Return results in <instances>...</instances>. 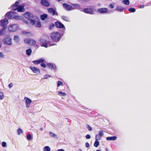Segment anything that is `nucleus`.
<instances>
[{
	"instance_id": "f257e3e1",
	"label": "nucleus",
	"mask_w": 151,
	"mask_h": 151,
	"mask_svg": "<svg viewBox=\"0 0 151 151\" xmlns=\"http://www.w3.org/2000/svg\"><path fill=\"white\" fill-rule=\"evenodd\" d=\"M19 2L17 1L14 4H13L11 6V9L14 11L17 10L18 12H23L25 10L24 8V6L22 5H19L17 6V5L19 4Z\"/></svg>"
},
{
	"instance_id": "f03ea898",
	"label": "nucleus",
	"mask_w": 151,
	"mask_h": 151,
	"mask_svg": "<svg viewBox=\"0 0 151 151\" xmlns=\"http://www.w3.org/2000/svg\"><path fill=\"white\" fill-rule=\"evenodd\" d=\"M24 17L28 19V21H30L32 25L35 24V21L32 19L34 18V16L32 14L27 12L24 14Z\"/></svg>"
},
{
	"instance_id": "7ed1b4c3",
	"label": "nucleus",
	"mask_w": 151,
	"mask_h": 151,
	"mask_svg": "<svg viewBox=\"0 0 151 151\" xmlns=\"http://www.w3.org/2000/svg\"><path fill=\"white\" fill-rule=\"evenodd\" d=\"M50 37L54 41L58 42L60 40V35L59 32H54L50 34Z\"/></svg>"
},
{
	"instance_id": "20e7f679",
	"label": "nucleus",
	"mask_w": 151,
	"mask_h": 151,
	"mask_svg": "<svg viewBox=\"0 0 151 151\" xmlns=\"http://www.w3.org/2000/svg\"><path fill=\"white\" fill-rule=\"evenodd\" d=\"M40 42L41 46L42 47H44L46 48L48 46H50L56 45L55 44H54L50 45L48 41L42 39H41L40 40Z\"/></svg>"
},
{
	"instance_id": "39448f33",
	"label": "nucleus",
	"mask_w": 151,
	"mask_h": 151,
	"mask_svg": "<svg viewBox=\"0 0 151 151\" xmlns=\"http://www.w3.org/2000/svg\"><path fill=\"white\" fill-rule=\"evenodd\" d=\"M18 28V25L16 24H12L9 27L8 29L9 32H14L16 31Z\"/></svg>"
},
{
	"instance_id": "423d86ee",
	"label": "nucleus",
	"mask_w": 151,
	"mask_h": 151,
	"mask_svg": "<svg viewBox=\"0 0 151 151\" xmlns=\"http://www.w3.org/2000/svg\"><path fill=\"white\" fill-rule=\"evenodd\" d=\"M3 42L4 44L8 45H11L12 44V39L10 37L5 38L3 40Z\"/></svg>"
},
{
	"instance_id": "0eeeda50",
	"label": "nucleus",
	"mask_w": 151,
	"mask_h": 151,
	"mask_svg": "<svg viewBox=\"0 0 151 151\" xmlns=\"http://www.w3.org/2000/svg\"><path fill=\"white\" fill-rule=\"evenodd\" d=\"M29 68L32 71V72L37 75H38L40 73V70L38 68L33 66L29 67Z\"/></svg>"
},
{
	"instance_id": "6e6552de",
	"label": "nucleus",
	"mask_w": 151,
	"mask_h": 151,
	"mask_svg": "<svg viewBox=\"0 0 151 151\" xmlns=\"http://www.w3.org/2000/svg\"><path fill=\"white\" fill-rule=\"evenodd\" d=\"M8 20L7 19L5 18L0 21V28L5 27L8 23Z\"/></svg>"
},
{
	"instance_id": "1a4fd4ad",
	"label": "nucleus",
	"mask_w": 151,
	"mask_h": 151,
	"mask_svg": "<svg viewBox=\"0 0 151 151\" xmlns=\"http://www.w3.org/2000/svg\"><path fill=\"white\" fill-rule=\"evenodd\" d=\"M24 100L25 101L26 107L27 108L29 107L30 104L32 102V100L27 97H25L24 98Z\"/></svg>"
},
{
	"instance_id": "9d476101",
	"label": "nucleus",
	"mask_w": 151,
	"mask_h": 151,
	"mask_svg": "<svg viewBox=\"0 0 151 151\" xmlns=\"http://www.w3.org/2000/svg\"><path fill=\"white\" fill-rule=\"evenodd\" d=\"M63 6L64 8L68 11L73 10L75 9V8H74L72 6L66 3L63 4Z\"/></svg>"
},
{
	"instance_id": "9b49d317",
	"label": "nucleus",
	"mask_w": 151,
	"mask_h": 151,
	"mask_svg": "<svg viewBox=\"0 0 151 151\" xmlns=\"http://www.w3.org/2000/svg\"><path fill=\"white\" fill-rule=\"evenodd\" d=\"M83 12L87 14H95V12L93 9L92 8H86L83 9Z\"/></svg>"
},
{
	"instance_id": "f8f14e48",
	"label": "nucleus",
	"mask_w": 151,
	"mask_h": 151,
	"mask_svg": "<svg viewBox=\"0 0 151 151\" xmlns=\"http://www.w3.org/2000/svg\"><path fill=\"white\" fill-rule=\"evenodd\" d=\"M15 13L14 12H8L5 14V17H7L9 19H13Z\"/></svg>"
},
{
	"instance_id": "ddd939ff",
	"label": "nucleus",
	"mask_w": 151,
	"mask_h": 151,
	"mask_svg": "<svg viewBox=\"0 0 151 151\" xmlns=\"http://www.w3.org/2000/svg\"><path fill=\"white\" fill-rule=\"evenodd\" d=\"M48 12L50 14L53 16L55 15H58V13L56 11L52 8H49L48 9Z\"/></svg>"
},
{
	"instance_id": "4468645a",
	"label": "nucleus",
	"mask_w": 151,
	"mask_h": 151,
	"mask_svg": "<svg viewBox=\"0 0 151 151\" xmlns=\"http://www.w3.org/2000/svg\"><path fill=\"white\" fill-rule=\"evenodd\" d=\"M47 67L50 69L51 70H54L55 71L56 70V66L55 65H54L51 63H48L47 65Z\"/></svg>"
},
{
	"instance_id": "2eb2a0df",
	"label": "nucleus",
	"mask_w": 151,
	"mask_h": 151,
	"mask_svg": "<svg viewBox=\"0 0 151 151\" xmlns=\"http://www.w3.org/2000/svg\"><path fill=\"white\" fill-rule=\"evenodd\" d=\"M108 9L106 8H101L98 9V12L101 14L106 13L108 12Z\"/></svg>"
},
{
	"instance_id": "dca6fc26",
	"label": "nucleus",
	"mask_w": 151,
	"mask_h": 151,
	"mask_svg": "<svg viewBox=\"0 0 151 151\" xmlns=\"http://www.w3.org/2000/svg\"><path fill=\"white\" fill-rule=\"evenodd\" d=\"M55 25L57 28H64V29H65L64 25L60 22H56L55 23Z\"/></svg>"
},
{
	"instance_id": "f3484780",
	"label": "nucleus",
	"mask_w": 151,
	"mask_h": 151,
	"mask_svg": "<svg viewBox=\"0 0 151 151\" xmlns=\"http://www.w3.org/2000/svg\"><path fill=\"white\" fill-rule=\"evenodd\" d=\"M0 35H5L6 34V27H1L0 28Z\"/></svg>"
},
{
	"instance_id": "a211bd4d",
	"label": "nucleus",
	"mask_w": 151,
	"mask_h": 151,
	"mask_svg": "<svg viewBox=\"0 0 151 151\" xmlns=\"http://www.w3.org/2000/svg\"><path fill=\"white\" fill-rule=\"evenodd\" d=\"M41 4L42 5L46 6H48L50 5L49 3L47 0H42Z\"/></svg>"
},
{
	"instance_id": "6ab92c4d",
	"label": "nucleus",
	"mask_w": 151,
	"mask_h": 151,
	"mask_svg": "<svg viewBox=\"0 0 151 151\" xmlns=\"http://www.w3.org/2000/svg\"><path fill=\"white\" fill-rule=\"evenodd\" d=\"M44 61V60L42 58H41L38 60L33 61V63L35 64H39L41 63H43Z\"/></svg>"
},
{
	"instance_id": "aec40b11",
	"label": "nucleus",
	"mask_w": 151,
	"mask_h": 151,
	"mask_svg": "<svg viewBox=\"0 0 151 151\" xmlns=\"http://www.w3.org/2000/svg\"><path fill=\"white\" fill-rule=\"evenodd\" d=\"M13 19L17 20H22L23 19V17L21 16L16 15L15 13Z\"/></svg>"
},
{
	"instance_id": "412c9836",
	"label": "nucleus",
	"mask_w": 151,
	"mask_h": 151,
	"mask_svg": "<svg viewBox=\"0 0 151 151\" xmlns=\"http://www.w3.org/2000/svg\"><path fill=\"white\" fill-rule=\"evenodd\" d=\"M116 11H118L119 12H122L124 10V9L123 7L119 6H117L116 7V9H115Z\"/></svg>"
},
{
	"instance_id": "4be33fe9",
	"label": "nucleus",
	"mask_w": 151,
	"mask_h": 151,
	"mask_svg": "<svg viewBox=\"0 0 151 151\" xmlns=\"http://www.w3.org/2000/svg\"><path fill=\"white\" fill-rule=\"evenodd\" d=\"M20 37L19 36L16 35L14 36V40L15 42L17 43L19 42L20 40Z\"/></svg>"
},
{
	"instance_id": "5701e85b",
	"label": "nucleus",
	"mask_w": 151,
	"mask_h": 151,
	"mask_svg": "<svg viewBox=\"0 0 151 151\" xmlns=\"http://www.w3.org/2000/svg\"><path fill=\"white\" fill-rule=\"evenodd\" d=\"M31 33L29 32L23 31L22 32V34L23 35H26L27 36L30 37L31 35Z\"/></svg>"
},
{
	"instance_id": "b1692460",
	"label": "nucleus",
	"mask_w": 151,
	"mask_h": 151,
	"mask_svg": "<svg viewBox=\"0 0 151 151\" xmlns=\"http://www.w3.org/2000/svg\"><path fill=\"white\" fill-rule=\"evenodd\" d=\"M116 139L117 137L116 136L108 137L106 138V140L108 141L115 140Z\"/></svg>"
},
{
	"instance_id": "393cba45",
	"label": "nucleus",
	"mask_w": 151,
	"mask_h": 151,
	"mask_svg": "<svg viewBox=\"0 0 151 151\" xmlns=\"http://www.w3.org/2000/svg\"><path fill=\"white\" fill-rule=\"evenodd\" d=\"M72 5L73 6V7L74 8L76 9H80L81 6L78 4H73Z\"/></svg>"
},
{
	"instance_id": "a878e982",
	"label": "nucleus",
	"mask_w": 151,
	"mask_h": 151,
	"mask_svg": "<svg viewBox=\"0 0 151 151\" xmlns=\"http://www.w3.org/2000/svg\"><path fill=\"white\" fill-rule=\"evenodd\" d=\"M47 15L46 14H44L40 15L41 19L42 20H45L47 18Z\"/></svg>"
},
{
	"instance_id": "bb28decb",
	"label": "nucleus",
	"mask_w": 151,
	"mask_h": 151,
	"mask_svg": "<svg viewBox=\"0 0 151 151\" xmlns=\"http://www.w3.org/2000/svg\"><path fill=\"white\" fill-rule=\"evenodd\" d=\"M32 52V50L31 49H29L26 50V53L27 55L28 56H30L31 55Z\"/></svg>"
},
{
	"instance_id": "cd10ccee",
	"label": "nucleus",
	"mask_w": 151,
	"mask_h": 151,
	"mask_svg": "<svg viewBox=\"0 0 151 151\" xmlns=\"http://www.w3.org/2000/svg\"><path fill=\"white\" fill-rule=\"evenodd\" d=\"M122 3L127 5H128L130 3L129 1V0H124L122 1Z\"/></svg>"
},
{
	"instance_id": "c85d7f7f",
	"label": "nucleus",
	"mask_w": 151,
	"mask_h": 151,
	"mask_svg": "<svg viewBox=\"0 0 151 151\" xmlns=\"http://www.w3.org/2000/svg\"><path fill=\"white\" fill-rule=\"evenodd\" d=\"M51 149L50 147L48 146L45 147L43 148V151H50Z\"/></svg>"
},
{
	"instance_id": "c756f323",
	"label": "nucleus",
	"mask_w": 151,
	"mask_h": 151,
	"mask_svg": "<svg viewBox=\"0 0 151 151\" xmlns=\"http://www.w3.org/2000/svg\"><path fill=\"white\" fill-rule=\"evenodd\" d=\"M61 18L63 20L65 21L68 22L69 21V18L67 16H63L61 17Z\"/></svg>"
},
{
	"instance_id": "7c9ffc66",
	"label": "nucleus",
	"mask_w": 151,
	"mask_h": 151,
	"mask_svg": "<svg viewBox=\"0 0 151 151\" xmlns=\"http://www.w3.org/2000/svg\"><path fill=\"white\" fill-rule=\"evenodd\" d=\"M58 94L60 96H66V94L65 93L61 91H59L58 92Z\"/></svg>"
},
{
	"instance_id": "2f4dec72",
	"label": "nucleus",
	"mask_w": 151,
	"mask_h": 151,
	"mask_svg": "<svg viewBox=\"0 0 151 151\" xmlns=\"http://www.w3.org/2000/svg\"><path fill=\"white\" fill-rule=\"evenodd\" d=\"M35 24L36 27H40L41 26V23L39 21H37L36 22H35Z\"/></svg>"
},
{
	"instance_id": "473e14b6",
	"label": "nucleus",
	"mask_w": 151,
	"mask_h": 151,
	"mask_svg": "<svg viewBox=\"0 0 151 151\" xmlns=\"http://www.w3.org/2000/svg\"><path fill=\"white\" fill-rule=\"evenodd\" d=\"M23 132V130L21 129H19L17 130V132L18 135H20Z\"/></svg>"
},
{
	"instance_id": "72a5a7b5",
	"label": "nucleus",
	"mask_w": 151,
	"mask_h": 151,
	"mask_svg": "<svg viewBox=\"0 0 151 151\" xmlns=\"http://www.w3.org/2000/svg\"><path fill=\"white\" fill-rule=\"evenodd\" d=\"M99 142L98 141V140H96L95 141V142L94 144V146L95 147H97L99 145Z\"/></svg>"
},
{
	"instance_id": "f704fd0d",
	"label": "nucleus",
	"mask_w": 151,
	"mask_h": 151,
	"mask_svg": "<svg viewBox=\"0 0 151 151\" xmlns=\"http://www.w3.org/2000/svg\"><path fill=\"white\" fill-rule=\"evenodd\" d=\"M60 86H63V84L62 82L60 81H58L57 83V86L58 87Z\"/></svg>"
},
{
	"instance_id": "c9c22d12",
	"label": "nucleus",
	"mask_w": 151,
	"mask_h": 151,
	"mask_svg": "<svg viewBox=\"0 0 151 151\" xmlns=\"http://www.w3.org/2000/svg\"><path fill=\"white\" fill-rule=\"evenodd\" d=\"M128 10L131 12H134L136 11V9L134 8H130L128 9Z\"/></svg>"
},
{
	"instance_id": "e433bc0d",
	"label": "nucleus",
	"mask_w": 151,
	"mask_h": 151,
	"mask_svg": "<svg viewBox=\"0 0 151 151\" xmlns=\"http://www.w3.org/2000/svg\"><path fill=\"white\" fill-rule=\"evenodd\" d=\"M31 40V39L26 38L25 39L24 42L26 43L29 44Z\"/></svg>"
},
{
	"instance_id": "4c0bfd02",
	"label": "nucleus",
	"mask_w": 151,
	"mask_h": 151,
	"mask_svg": "<svg viewBox=\"0 0 151 151\" xmlns=\"http://www.w3.org/2000/svg\"><path fill=\"white\" fill-rule=\"evenodd\" d=\"M101 137L97 134L96 135V139L97 140H99L101 139Z\"/></svg>"
},
{
	"instance_id": "58836bf2",
	"label": "nucleus",
	"mask_w": 151,
	"mask_h": 151,
	"mask_svg": "<svg viewBox=\"0 0 151 151\" xmlns=\"http://www.w3.org/2000/svg\"><path fill=\"white\" fill-rule=\"evenodd\" d=\"M51 77V76L49 75L46 74L44 76V77L43 78V79H47L48 78Z\"/></svg>"
},
{
	"instance_id": "ea45409f",
	"label": "nucleus",
	"mask_w": 151,
	"mask_h": 151,
	"mask_svg": "<svg viewBox=\"0 0 151 151\" xmlns=\"http://www.w3.org/2000/svg\"><path fill=\"white\" fill-rule=\"evenodd\" d=\"M36 43V41H35L34 40L31 39V40L30 41L29 44L33 45H35Z\"/></svg>"
},
{
	"instance_id": "a19ab883",
	"label": "nucleus",
	"mask_w": 151,
	"mask_h": 151,
	"mask_svg": "<svg viewBox=\"0 0 151 151\" xmlns=\"http://www.w3.org/2000/svg\"><path fill=\"white\" fill-rule=\"evenodd\" d=\"M49 134L50 136H51L52 137L55 138L56 137V134H54V133L51 132H50Z\"/></svg>"
},
{
	"instance_id": "79ce46f5",
	"label": "nucleus",
	"mask_w": 151,
	"mask_h": 151,
	"mask_svg": "<svg viewBox=\"0 0 151 151\" xmlns=\"http://www.w3.org/2000/svg\"><path fill=\"white\" fill-rule=\"evenodd\" d=\"M4 55L2 52H0V58H3L4 57Z\"/></svg>"
},
{
	"instance_id": "37998d69",
	"label": "nucleus",
	"mask_w": 151,
	"mask_h": 151,
	"mask_svg": "<svg viewBox=\"0 0 151 151\" xmlns=\"http://www.w3.org/2000/svg\"><path fill=\"white\" fill-rule=\"evenodd\" d=\"M104 134L102 131H99V134H98L102 137Z\"/></svg>"
},
{
	"instance_id": "c03bdc74",
	"label": "nucleus",
	"mask_w": 151,
	"mask_h": 151,
	"mask_svg": "<svg viewBox=\"0 0 151 151\" xmlns=\"http://www.w3.org/2000/svg\"><path fill=\"white\" fill-rule=\"evenodd\" d=\"M27 139L28 140L31 139V136L30 134H28L27 136Z\"/></svg>"
},
{
	"instance_id": "a18cd8bd",
	"label": "nucleus",
	"mask_w": 151,
	"mask_h": 151,
	"mask_svg": "<svg viewBox=\"0 0 151 151\" xmlns=\"http://www.w3.org/2000/svg\"><path fill=\"white\" fill-rule=\"evenodd\" d=\"M2 146L3 147H5L6 146V142H2Z\"/></svg>"
},
{
	"instance_id": "49530a36",
	"label": "nucleus",
	"mask_w": 151,
	"mask_h": 151,
	"mask_svg": "<svg viewBox=\"0 0 151 151\" xmlns=\"http://www.w3.org/2000/svg\"><path fill=\"white\" fill-rule=\"evenodd\" d=\"M4 98V95L2 93H0V99L1 100L2 99Z\"/></svg>"
},
{
	"instance_id": "de8ad7c7",
	"label": "nucleus",
	"mask_w": 151,
	"mask_h": 151,
	"mask_svg": "<svg viewBox=\"0 0 151 151\" xmlns=\"http://www.w3.org/2000/svg\"><path fill=\"white\" fill-rule=\"evenodd\" d=\"M87 127L88 129L90 131H91L92 130V128L89 125H87Z\"/></svg>"
},
{
	"instance_id": "09e8293b",
	"label": "nucleus",
	"mask_w": 151,
	"mask_h": 151,
	"mask_svg": "<svg viewBox=\"0 0 151 151\" xmlns=\"http://www.w3.org/2000/svg\"><path fill=\"white\" fill-rule=\"evenodd\" d=\"M109 7L111 9H113L114 8V4H110L109 5Z\"/></svg>"
},
{
	"instance_id": "8fccbe9b",
	"label": "nucleus",
	"mask_w": 151,
	"mask_h": 151,
	"mask_svg": "<svg viewBox=\"0 0 151 151\" xmlns=\"http://www.w3.org/2000/svg\"><path fill=\"white\" fill-rule=\"evenodd\" d=\"M41 66L43 68H45L46 67L45 64L44 63H42L41 64Z\"/></svg>"
},
{
	"instance_id": "3c124183",
	"label": "nucleus",
	"mask_w": 151,
	"mask_h": 151,
	"mask_svg": "<svg viewBox=\"0 0 151 151\" xmlns=\"http://www.w3.org/2000/svg\"><path fill=\"white\" fill-rule=\"evenodd\" d=\"M86 137L87 139H89L91 138V136L89 134H87L86 136Z\"/></svg>"
},
{
	"instance_id": "603ef678",
	"label": "nucleus",
	"mask_w": 151,
	"mask_h": 151,
	"mask_svg": "<svg viewBox=\"0 0 151 151\" xmlns=\"http://www.w3.org/2000/svg\"><path fill=\"white\" fill-rule=\"evenodd\" d=\"M13 84L12 83H10L9 85V87L11 88L13 87Z\"/></svg>"
},
{
	"instance_id": "864d4df0",
	"label": "nucleus",
	"mask_w": 151,
	"mask_h": 151,
	"mask_svg": "<svg viewBox=\"0 0 151 151\" xmlns=\"http://www.w3.org/2000/svg\"><path fill=\"white\" fill-rule=\"evenodd\" d=\"M86 147H89V145L88 142H86L85 144Z\"/></svg>"
},
{
	"instance_id": "5fc2aeb1",
	"label": "nucleus",
	"mask_w": 151,
	"mask_h": 151,
	"mask_svg": "<svg viewBox=\"0 0 151 151\" xmlns=\"http://www.w3.org/2000/svg\"><path fill=\"white\" fill-rule=\"evenodd\" d=\"M23 21V22H25V23L27 24L28 23V22L27 21V20H25L23 18V19L22 20Z\"/></svg>"
},
{
	"instance_id": "6e6d98bb",
	"label": "nucleus",
	"mask_w": 151,
	"mask_h": 151,
	"mask_svg": "<svg viewBox=\"0 0 151 151\" xmlns=\"http://www.w3.org/2000/svg\"><path fill=\"white\" fill-rule=\"evenodd\" d=\"M144 7V5H141L140 7V8H143Z\"/></svg>"
},
{
	"instance_id": "4d7b16f0",
	"label": "nucleus",
	"mask_w": 151,
	"mask_h": 151,
	"mask_svg": "<svg viewBox=\"0 0 151 151\" xmlns=\"http://www.w3.org/2000/svg\"><path fill=\"white\" fill-rule=\"evenodd\" d=\"M77 151H83L81 149H79Z\"/></svg>"
},
{
	"instance_id": "13d9d810",
	"label": "nucleus",
	"mask_w": 151,
	"mask_h": 151,
	"mask_svg": "<svg viewBox=\"0 0 151 151\" xmlns=\"http://www.w3.org/2000/svg\"><path fill=\"white\" fill-rule=\"evenodd\" d=\"M1 47V43L0 42V48Z\"/></svg>"
},
{
	"instance_id": "bf43d9fd",
	"label": "nucleus",
	"mask_w": 151,
	"mask_h": 151,
	"mask_svg": "<svg viewBox=\"0 0 151 151\" xmlns=\"http://www.w3.org/2000/svg\"><path fill=\"white\" fill-rule=\"evenodd\" d=\"M40 130H41V131H42L43 130V129L42 128H41L40 129Z\"/></svg>"
},
{
	"instance_id": "052dcab7",
	"label": "nucleus",
	"mask_w": 151,
	"mask_h": 151,
	"mask_svg": "<svg viewBox=\"0 0 151 151\" xmlns=\"http://www.w3.org/2000/svg\"><path fill=\"white\" fill-rule=\"evenodd\" d=\"M96 151H101L100 150H97Z\"/></svg>"
}]
</instances>
